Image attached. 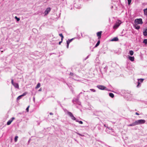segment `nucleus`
Returning <instances> with one entry per match:
<instances>
[{
  "label": "nucleus",
  "mask_w": 147,
  "mask_h": 147,
  "mask_svg": "<svg viewBox=\"0 0 147 147\" xmlns=\"http://www.w3.org/2000/svg\"><path fill=\"white\" fill-rule=\"evenodd\" d=\"M143 23L142 19L141 18H138L135 19L134 21V27L136 30H139L140 26L138 24H142Z\"/></svg>",
  "instance_id": "nucleus-1"
},
{
  "label": "nucleus",
  "mask_w": 147,
  "mask_h": 147,
  "mask_svg": "<svg viewBox=\"0 0 147 147\" xmlns=\"http://www.w3.org/2000/svg\"><path fill=\"white\" fill-rule=\"evenodd\" d=\"M67 114L72 120H75L76 122H79L80 124H83V122L82 121H79L78 119H76V118L74 116L73 114L71 112L68 111Z\"/></svg>",
  "instance_id": "nucleus-2"
},
{
  "label": "nucleus",
  "mask_w": 147,
  "mask_h": 147,
  "mask_svg": "<svg viewBox=\"0 0 147 147\" xmlns=\"http://www.w3.org/2000/svg\"><path fill=\"white\" fill-rule=\"evenodd\" d=\"M137 125L142 124L144 123L146 121L144 119H140L136 121Z\"/></svg>",
  "instance_id": "nucleus-3"
},
{
  "label": "nucleus",
  "mask_w": 147,
  "mask_h": 147,
  "mask_svg": "<svg viewBox=\"0 0 147 147\" xmlns=\"http://www.w3.org/2000/svg\"><path fill=\"white\" fill-rule=\"evenodd\" d=\"M96 87L101 90H107L106 87L103 85H98L96 86Z\"/></svg>",
  "instance_id": "nucleus-4"
},
{
  "label": "nucleus",
  "mask_w": 147,
  "mask_h": 147,
  "mask_svg": "<svg viewBox=\"0 0 147 147\" xmlns=\"http://www.w3.org/2000/svg\"><path fill=\"white\" fill-rule=\"evenodd\" d=\"M121 22L119 20L118 22H116L115 24L113 26V28L114 29H116L121 24Z\"/></svg>",
  "instance_id": "nucleus-5"
},
{
  "label": "nucleus",
  "mask_w": 147,
  "mask_h": 147,
  "mask_svg": "<svg viewBox=\"0 0 147 147\" xmlns=\"http://www.w3.org/2000/svg\"><path fill=\"white\" fill-rule=\"evenodd\" d=\"M72 101L74 104L77 103L79 105H80L81 103L79 101L78 99V98H74Z\"/></svg>",
  "instance_id": "nucleus-6"
},
{
  "label": "nucleus",
  "mask_w": 147,
  "mask_h": 147,
  "mask_svg": "<svg viewBox=\"0 0 147 147\" xmlns=\"http://www.w3.org/2000/svg\"><path fill=\"white\" fill-rule=\"evenodd\" d=\"M51 10V8L50 7H47L45 12V16H47Z\"/></svg>",
  "instance_id": "nucleus-7"
},
{
  "label": "nucleus",
  "mask_w": 147,
  "mask_h": 147,
  "mask_svg": "<svg viewBox=\"0 0 147 147\" xmlns=\"http://www.w3.org/2000/svg\"><path fill=\"white\" fill-rule=\"evenodd\" d=\"M102 33V32L101 31L98 32L97 33V35L98 37V39H99L101 37V35Z\"/></svg>",
  "instance_id": "nucleus-8"
},
{
  "label": "nucleus",
  "mask_w": 147,
  "mask_h": 147,
  "mask_svg": "<svg viewBox=\"0 0 147 147\" xmlns=\"http://www.w3.org/2000/svg\"><path fill=\"white\" fill-rule=\"evenodd\" d=\"M143 34L144 36H147V28L144 30Z\"/></svg>",
  "instance_id": "nucleus-9"
},
{
  "label": "nucleus",
  "mask_w": 147,
  "mask_h": 147,
  "mask_svg": "<svg viewBox=\"0 0 147 147\" xmlns=\"http://www.w3.org/2000/svg\"><path fill=\"white\" fill-rule=\"evenodd\" d=\"M136 125H137L136 122V121H135V122L132 123L128 125L127 126H135Z\"/></svg>",
  "instance_id": "nucleus-10"
},
{
  "label": "nucleus",
  "mask_w": 147,
  "mask_h": 147,
  "mask_svg": "<svg viewBox=\"0 0 147 147\" xmlns=\"http://www.w3.org/2000/svg\"><path fill=\"white\" fill-rule=\"evenodd\" d=\"M129 59L132 61H133L134 60V57L129 56Z\"/></svg>",
  "instance_id": "nucleus-11"
},
{
  "label": "nucleus",
  "mask_w": 147,
  "mask_h": 147,
  "mask_svg": "<svg viewBox=\"0 0 147 147\" xmlns=\"http://www.w3.org/2000/svg\"><path fill=\"white\" fill-rule=\"evenodd\" d=\"M13 86L15 87L16 88H19V85L18 83H15L14 84H13Z\"/></svg>",
  "instance_id": "nucleus-12"
},
{
  "label": "nucleus",
  "mask_w": 147,
  "mask_h": 147,
  "mask_svg": "<svg viewBox=\"0 0 147 147\" xmlns=\"http://www.w3.org/2000/svg\"><path fill=\"white\" fill-rule=\"evenodd\" d=\"M119 40L118 38L117 37H115L113 38L111 40V41H117Z\"/></svg>",
  "instance_id": "nucleus-13"
},
{
  "label": "nucleus",
  "mask_w": 147,
  "mask_h": 147,
  "mask_svg": "<svg viewBox=\"0 0 147 147\" xmlns=\"http://www.w3.org/2000/svg\"><path fill=\"white\" fill-rule=\"evenodd\" d=\"M74 38H72L70 39H68V40L67 41V43H69H69L71 42L72 40L74 39Z\"/></svg>",
  "instance_id": "nucleus-14"
},
{
  "label": "nucleus",
  "mask_w": 147,
  "mask_h": 147,
  "mask_svg": "<svg viewBox=\"0 0 147 147\" xmlns=\"http://www.w3.org/2000/svg\"><path fill=\"white\" fill-rule=\"evenodd\" d=\"M144 14L147 16V8L144 9Z\"/></svg>",
  "instance_id": "nucleus-15"
},
{
  "label": "nucleus",
  "mask_w": 147,
  "mask_h": 147,
  "mask_svg": "<svg viewBox=\"0 0 147 147\" xmlns=\"http://www.w3.org/2000/svg\"><path fill=\"white\" fill-rule=\"evenodd\" d=\"M109 96L111 98H113L114 97V94L112 93H109Z\"/></svg>",
  "instance_id": "nucleus-16"
},
{
  "label": "nucleus",
  "mask_w": 147,
  "mask_h": 147,
  "mask_svg": "<svg viewBox=\"0 0 147 147\" xmlns=\"http://www.w3.org/2000/svg\"><path fill=\"white\" fill-rule=\"evenodd\" d=\"M100 43V40H98V42H97V43L96 45L95 46V47H97L98 46L99 44Z\"/></svg>",
  "instance_id": "nucleus-17"
},
{
  "label": "nucleus",
  "mask_w": 147,
  "mask_h": 147,
  "mask_svg": "<svg viewBox=\"0 0 147 147\" xmlns=\"http://www.w3.org/2000/svg\"><path fill=\"white\" fill-rule=\"evenodd\" d=\"M40 83H38L36 87V89L39 88L40 87Z\"/></svg>",
  "instance_id": "nucleus-18"
},
{
  "label": "nucleus",
  "mask_w": 147,
  "mask_h": 147,
  "mask_svg": "<svg viewBox=\"0 0 147 147\" xmlns=\"http://www.w3.org/2000/svg\"><path fill=\"white\" fill-rule=\"evenodd\" d=\"M134 54V52L133 51L131 50L129 51V54L131 55H132Z\"/></svg>",
  "instance_id": "nucleus-19"
},
{
  "label": "nucleus",
  "mask_w": 147,
  "mask_h": 147,
  "mask_svg": "<svg viewBox=\"0 0 147 147\" xmlns=\"http://www.w3.org/2000/svg\"><path fill=\"white\" fill-rule=\"evenodd\" d=\"M11 121L10 119L7 122V124L8 125H9L12 122Z\"/></svg>",
  "instance_id": "nucleus-20"
},
{
  "label": "nucleus",
  "mask_w": 147,
  "mask_h": 147,
  "mask_svg": "<svg viewBox=\"0 0 147 147\" xmlns=\"http://www.w3.org/2000/svg\"><path fill=\"white\" fill-rule=\"evenodd\" d=\"M59 35L61 38V40H63V34H62L61 33V34H59Z\"/></svg>",
  "instance_id": "nucleus-21"
},
{
  "label": "nucleus",
  "mask_w": 147,
  "mask_h": 147,
  "mask_svg": "<svg viewBox=\"0 0 147 147\" xmlns=\"http://www.w3.org/2000/svg\"><path fill=\"white\" fill-rule=\"evenodd\" d=\"M18 138V137L17 136H16L14 138V141L15 142H17V141Z\"/></svg>",
  "instance_id": "nucleus-22"
},
{
  "label": "nucleus",
  "mask_w": 147,
  "mask_h": 147,
  "mask_svg": "<svg viewBox=\"0 0 147 147\" xmlns=\"http://www.w3.org/2000/svg\"><path fill=\"white\" fill-rule=\"evenodd\" d=\"M27 94V92H25L24 93L21 95V96H25Z\"/></svg>",
  "instance_id": "nucleus-23"
},
{
  "label": "nucleus",
  "mask_w": 147,
  "mask_h": 147,
  "mask_svg": "<svg viewBox=\"0 0 147 147\" xmlns=\"http://www.w3.org/2000/svg\"><path fill=\"white\" fill-rule=\"evenodd\" d=\"M143 43H145V44H147V39H145L144 40L143 42Z\"/></svg>",
  "instance_id": "nucleus-24"
},
{
  "label": "nucleus",
  "mask_w": 147,
  "mask_h": 147,
  "mask_svg": "<svg viewBox=\"0 0 147 147\" xmlns=\"http://www.w3.org/2000/svg\"><path fill=\"white\" fill-rule=\"evenodd\" d=\"M22 96H21V95H20L17 98V100H19L22 97Z\"/></svg>",
  "instance_id": "nucleus-25"
},
{
  "label": "nucleus",
  "mask_w": 147,
  "mask_h": 147,
  "mask_svg": "<svg viewBox=\"0 0 147 147\" xmlns=\"http://www.w3.org/2000/svg\"><path fill=\"white\" fill-rule=\"evenodd\" d=\"M128 5H129L131 2L132 0H127Z\"/></svg>",
  "instance_id": "nucleus-26"
},
{
  "label": "nucleus",
  "mask_w": 147,
  "mask_h": 147,
  "mask_svg": "<svg viewBox=\"0 0 147 147\" xmlns=\"http://www.w3.org/2000/svg\"><path fill=\"white\" fill-rule=\"evenodd\" d=\"M15 18L17 20V21H19L20 20V19L19 18H18L16 16L15 17Z\"/></svg>",
  "instance_id": "nucleus-27"
},
{
  "label": "nucleus",
  "mask_w": 147,
  "mask_h": 147,
  "mask_svg": "<svg viewBox=\"0 0 147 147\" xmlns=\"http://www.w3.org/2000/svg\"><path fill=\"white\" fill-rule=\"evenodd\" d=\"M138 82V85H137V87L138 88L140 86V83L139 82V81Z\"/></svg>",
  "instance_id": "nucleus-28"
},
{
  "label": "nucleus",
  "mask_w": 147,
  "mask_h": 147,
  "mask_svg": "<svg viewBox=\"0 0 147 147\" xmlns=\"http://www.w3.org/2000/svg\"><path fill=\"white\" fill-rule=\"evenodd\" d=\"M76 134H77L78 135H79L80 136H84V135H82L78 133H77V132L76 133Z\"/></svg>",
  "instance_id": "nucleus-29"
},
{
  "label": "nucleus",
  "mask_w": 147,
  "mask_h": 147,
  "mask_svg": "<svg viewBox=\"0 0 147 147\" xmlns=\"http://www.w3.org/2000/svg\"><path fill=\"white\" fill-rule=\"evenodd\" d=\"M90 90L93 92H95L96 91L95 90H94V89H91Z\"/></svg>",
  "instance_id": "nucleus-30"
},
{
  "label": "nucleus",
  "mask_w": 147,
  "mask_h": 147,
  "mask_svg": "<svg viewBox=\"0 0 147 147\" xmlns=\"http://www.w3.org/2000/svg\"><path fill=\"white\" fill-rule=\"evenodd\" d=\"M15 119V118L14 117H13L12 118H11L10 120L11 121H13Z\"/></svg>",
  "instance_id": "nucleus-31"
},
{
  "label": "nucleus",
  "mask_w": 147,
  "mask_h": 147,
  "mask_svg": "<svg viewBox=\"0 0 147 147\" xmlns=\"http://www.w3.org/2000/svg\"><path fill=\"white\" fill-rule=\"evenodd\" d=\"M11 83L13 85V84H14L15 83H14L13 82V79H12L11 80Z\"/></svg>",
  "instance_id": "nucleus-32"
},
{
  "label": "nucleus",
  "mask_w": 147,
  "mask_h": 147,
  "mask_svg": "<svg viewBox=\"0 0 147 147\" xmlns=\"http://www.w3.org/2000/svg\"><path fill=\"white\" fill-rule=\"evenodd\" d=\"M29 106H28L26 109V110L27 111H28V109H29Z\"/></svg>",
  "instance_id": "nucleus-33"
},
{
  "label": "nucleus",
  "mask_w": 147,
  "mask_h": 147,
  "mask_svg": "<svg viewBox=\"0 0 147 147\" xmlns=\"http://www.w3.org/2000/svg\"><path fill=\"white\" fill-rule=\"evenodd\" d=\"M67 48H68L69 47V43H67Z\"/></svg>",
  "instance_id": "nucleus-34"
},
{
  "label": "nucleus",
  "mask_w": 147,
  "mask_h": 147,
  "mask_svg": "<svg viewBox=\"0 0 147 147\" xmlns=\"http://www.w3.org/2000/svg\"><path fill=\"white\" fill-rule=\"evenodd\" d=\"M140 82H143V79H140Z\"/></svg>",
  "instance_id": "nucleus-35"
},
{
  "label": "nucleus",
  "mask_w": 147,
  "mask_h": 147,
  "mask_svg": "<svg viewBox=\"0 0 147 147\" xmlns=\"http://www.w3.org/2000/svg\"><path fill=\"white\" fill-rule=\"evenodd\" d=\"M74 75V74L72 73H70V75L71 76H73Z\"/></svg>",
  "instance_id": "nucleus-36"
},
{
  "label": "nucleus",
  "mask_w": 147,
  "mask_h": 147,
  "mask_svg": "<svg viewBox=\"0 0 147 147\" xmlns=\"http://www.w3.org/2000/svg\"><path fill=\"white\" fill-rule=\"evenodd\" d=\"M89 57V55L88 56L86 57L85 59V60H86Z\"/></svg>",
  "instance_id": "nucleus-37"
},
{
  "label": "nucleus",
  "mask_w": 147,
  "mask_h": 147,
  "mask_svg": "<svg viewBox=\"0 0 147 147\" xmlns=\"http://www.w3.org/2000/svg\"><path fill=\"white\" fill-rule=\"evenodd\" d=\"M135 114L136 115H139V114L137 112H136Z\"/></svg>",
  "instance_id": "nucleus-38"
},
{
  "label": "nucleus",
  "mask_w": 147,
  "mask_h": 147,
  "mask_svg": "<svg viewBox=\"0 0 147 147\" xmlns=\"http://www.w3.org/2000/svg\"><path fill=\"white\" fill-rule=\"evenodd\" d=\"M50 115H53V113H49Z\"/></svg>",
  "instance_id": "nucleus-39"
},
{
  "label": "nucleus",
  "mask_w": 147,
  "mask_h": 147,
  "mask_svg": "<svg viewBox=\"0 0 147 147\" xmlns=\"http://www.w3.org/2000/svg\"><path fill=\"white\" fill-rule=\"evenodd\" d=\"M62 42V40H61V41L59 42V44L60 45L61 44V43Z\"/></svg>",
  "instance_id": "nucleus-40"
},
{
  "label": "nucleus",
  "mask_w": 147,
  "mask_h": 147,
  "mask_svg": "<svg viewBox=\"0 0 147 147\" xmlns=\"http://www.w3.org/2000/svg\"><path fill=\"white\" fill-rule=\"evenodd\" d=\"M104 126L105 127H107V128H109H109L108 127H107L106 126V125L105 124H104Z\"/></svg>",
  "instance_id": "nucleus-41"
},
{
  "label": "nucleus",
  "mask_w": 147,
  "mask_h": 147,
  "mask_svg": "<svg viewBox=\"0 0 147 147\" xmlns=\"http://www.w3.org/2000/svg\"><path fill=\"white\" fill-rule=\"evenodd\" d=\"M30 139H29V140H28V142H29L30 141Z\"/></svg>",
  "instance_id": "nucleus-42"
}]
</instances>
